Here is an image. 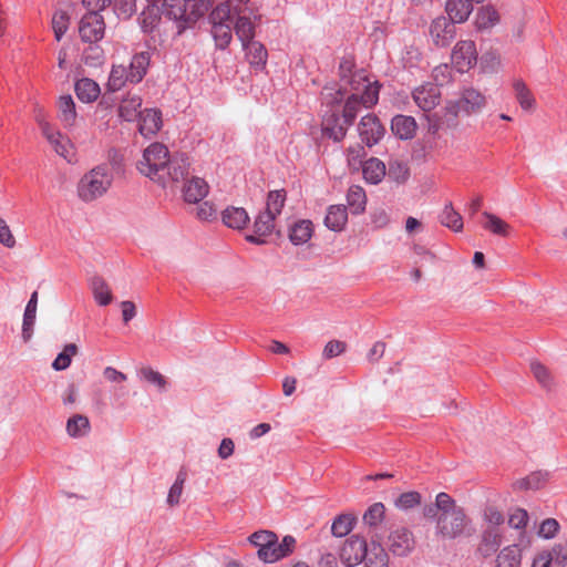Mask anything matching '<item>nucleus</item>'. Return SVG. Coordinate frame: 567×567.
Instances as JSON below:
<instances>
[{"label":"nucleus","mask_w":567,"mask_h":567,"mask_svg":"<svg viewBox=\"0 0 567 567\" xmlns=\"http://www.w3.org/2000/svg\"><path fill=\"white\" fill-rule=\"evenodd\" d=\"M112 182V168L107 164L97 165L81 177L78 195L84 202L95 200L107 192Z\"/></svg>","instance_id":"nucleus-1"},{"label":"nucleus","mask_w":567,"mask_h":567,"mask_svg":"<svg viewBox=\"0 0 567 567\" xmlns=\"http://www.w3.org/2000/svg\"><path fill=\"white\" fill-rule=\"evenodd\" d=\"M169 162V152L164 144L153 143L145 148L137 162V169L144 176L165 185L164 172Z\"/></svg>","instance_id":"nucleus-2"},{"label":"nucleus","mask_w":567,"mask_h":567,"mask_svg":"<svg viewBox=\"0 0 567 567\" xmlns=\"http://www.w3.org/2000/svg\"><path fill=\"white\" fill-rule=\"evenodd\" d=\"M471 525L464 508L455 509L449 514H440L436 522V534L446 539H455L466 535Z\"/></svg>","instance_id":"nucleus-3"},{"label":"nucleus","mask_w":567,"mask_h":567,"mask_svg":"<svg viewBox=\"0 0 567 567\" xmlns=\"http://www.w3.org/2000/svg\"><path fill=\"white\" fill-rule=\"evenodd\" d=\"M486 104L485 96L473 87L464 89L458 100L447 101L444 107L446 114L455 118L461 112L466 115L477 113Z\"/></svg>","instance_id":"nucleus-4"},{"label":"nucleus","mask_w":567,"mask_h":567,"mask_svg":"<svg viewBox=\"0 0 567 567\" xmlns=\"http://www.w3.org/2000/svg\"><path fill=\"white\" fill-rule=\"evenodd\" d=\"M212 34L216 42V47L224 50L233 39L229 4H218L212 12Z\"/></svg>","instance_id":"nucleus-5"},{"label":"nucleus","mask_w":567,"mask_h":567,"mask_svg":"<svg viewBox=\"0 0 567 567\" xmlns=\"http://www.w3.org/2000/svg\"><path fill=\"white\" fill-rule=\"evenodd\" d=\"M344 82L357 93L363 91L360 96L364 107L370 109L378 103L380 86L377 82H370L364 71H355Z\"/></svg>","instance_id":"nucleus-6"},{"label":"nucleus","mask_w":567,"mask_h":567,"mask_svg":"<svg viewBox=\"0 0 567 567\" xmlns=\"http://www.w3.org/2000/svg\"><path fill=\"white\" fill-rule=\"evenodd\" d=\"M105 22L96 12H89L82 17L79 23V34L83 42L96 43L104 38Z\"/></svg>","instance_id":"nucleus-7"},{"label":"nucleus","mask_w":567,"mask_h":567,"mask_svg":"<svg viewBox=\"0 0 567 567\" xmlns=\"http://www.w3.org/2000/svg\"><path fill=\"white\" fill-rule=\"evenodd\" d=\"M368 543L359 535H352L347 538L340 548L339 557L342 564L348 567H354L363 561L367 554Z\"/></svg>","instance_id":"nucleus-8"},{"label":"nucleus","mask_w":567,"mask_h":567,"mask_svg":"<svg viewBox=\"0 0 567 567\" xmlns=\"http://www.w3.org/2000/svg\"><path fill=\"white\" fill-rule=\"evenodd\" d=\"M451 61L454 68L461 73L472 69L477 62L475 42L472 40L458 41L452 51Z\"/></svg>","instance_id":"nucleus-9"},{"label":"nucleus","mask_w":567,"mask_h":567,"mask_svg":"<svg viewBox=\"0 0 567 567\" xmlns=\"http://www.w3.org/2000/svg\"><path fill=\"white\" fill-rule=\"evenodd\" d=\"M386 544L394 556L405 557L414 549L415 538L409 528L400 526L390 532Z\"/></svg>","instance_id":"nucleus-10"},{"label":"nucleus","mask_w":567,"mask_h":567,"mask_svg":"<svg viewBox=\"0 0 567 567\" xmlns=\"http://www.w3.org/2000/svg\"><path fill=\"white\" fill-rule=\"evenodd\" d=\"M358 132L361 142L371 147L382 138L384 127L375 115L368 114L360 120Z\"/></svg>","instance_id":"nucleus-11"},{"label":"nucleus","mask_w":567,"mask_h":567,"mask_svg":"<svg viewBox=\"0 0 567 567\" xmlns=\"http://www.w3.org/2000/svg\"><path fill=\"white\" fill-rule=\"evenodd\" d=\"M412 97L417 107L427 113L439 105L441 91L437 85L425 83L413 90Z\"/></svg>","instance_id":"nucleus-12"},{"label":"nucleus","mask_w":567,"mask_h":567,"mask_svg":"<svg viewBox=\"0 0 567 567\" xmlns=\"http://www.w3.org/2000/svg\"><path fill=\"white\" fill-rule=\"evenodd\" d=\"M295 546L296 539L292 536H285L281 543H278V539L271 542L270 546L258 549L257 554L260 560L271 564L290 555Z\"/></svg>","instance_id":"nucleus-13"},{"label":"nucleus","mask_w":567,"mask_h":567,"mask_svg":"<svg viewBox=\"0 0 567 567\" xmlns=\"http://www.w3.org/2000/svg\"><path fill=\"white\" fill-rule=\"evenodd\" d=\"M43 136L47 138L58 155L63 157L68 163L75 162V150L68 136L63 135L54 127H51L50 130L45 128Z\"/></svg>","instance_id":"nucleus-14"},{"label":"nucleus","mask_w":567,"mask_h":567,"mask_svg":"<svg viewBox=\"0 0 567 567\" xmlns=\"http://www.w3.org/2000/svg\"><path fill=\"white\" fill-rule=\"evenodd\" d=\"M164 14L177 22L178 33L195 21L193 13L187 10V0H165Z\"/></svg>","instance_id":"nucleus-15"},{"label":"nucleus","mask_w":567,"mask_h":567,"mask_svg":"<svg viewBox=\"0 0 567 567\" xmlns=\"http://www.w3.org/2000/svg\"><path fill=\"white\" fill-rule=\"evenodd\" d=\"M276 216L270 214L267 210L260 212L254 223V234L248 235L246 239L249 243L256 244V245H264L266 240L265 237L272 234L275 229V220Z\"/></svg>","instance_id":"nucleus-16"},{"label":"nucleus","mask_w":567,"mask_h":567,"mask_svg":"<svg viewBox=\"0 0 567 567\" xmlns=\"http://www.w3.org/2000/svg\"><path fill=\"white\" fill-rule=\"evenodd\" d=\"M430 34L435 45L447 47L455 37L454 22L445 17H439L432 21Z\"/></svg>","instance_id":"nucleus-17"},{"label":"nucleus","mask_w":567,"mask_h":567,"mask_svg":"<svg viewBox=\"0 0 567 567\" xmlns=\"http://www.w3.org/2000/svg\"><path fill=\"white\" fill-rule=\"evenodd\" d=\"M348 127L349 126H347L343 121L341 122L337 112H331L330 114L324 115L322 120L323 135L334 142H340L344 138Z\"/></svg>","instance_id":"nucleus-18"},{"label":"nucleus","mask_w":567,"mask_h":567,"mask_svg":"<svg viewBox=\"0 0 567 567\" xmlns=\"http://www.w3.org/2000/svg\"><path fill=\"white\" fill-rule=\"evenodd\" d=\"M480 223L483 229L501 237H508L512 230L509 224H507L497 215L489 212L482 213Z\"/></svg>","instance_id":"nucleus-19"},{"label":"nucleus","mask_w":567,"mask_h":567,"mask_svg":"<svg viewBox=\"0 0 567 567\" xmlns=\"http://www.w3.org/2000/svg\"><path fill=\"white\" fill-rule=\"evenodd\" d=\"M417 124L414 117L395 115L391 122V130L401 140H411L415 136Z\"/></svg>","instance_id":"nucleus-20"},{"label":"nucleus","mask_w":567,"mask_h":567,"mask_svg":"<svg viewBox=\"0 0 567 567\" xmlns=\"http://www.w3.org/2000/svg\"><path fill=\"white\" fill-rule=\"evenodd\" d=\"M248 63L256 70H262L267 63L268 53L264 44L258 41H248L243 44Z\"/></svg>","instance_id":"nucleus-21"},{"label":"nucleus","mask_w":567,"mask_h":567,"mask_svg":"<svg viewBox=\"0 0 567 567\" xmlns=\"http://www.w3.org/2000/svg\"><path fill=\"white\" fill-rule=\"evenodd\" d=\"M313 235V224L309 219H300L289 227V239L292 245L307 244Z\"/></svg>","instance_id":"nucleus-22"},{"label":"nucleus","mask_w":567,"mask_h":567,"mask_svg":"<svg viewBox=\"0 0 567 567\" xmlns=\"http://www.w3.org/2000/svg\"><path fill=\"white\" fill-rule=\"evenodd\" d=\"M190 162L185 154L169 157L164 172L173 182L184 179L189 174Z\"/></svg>","instance_id":"nucleus-23"},{"label":"nucleus","mask_w":567,"mask_h":567,"mask_svg":"<svg viewBox=\"0 0 567 567\" xmlns=\"http://www.w3.org/2000/svg\"><path fill=\"white\" fill-rule=\"evenodd\" d=\"M140 117V133L145 136L156 134L162 126L161 112L154 109L145 110L141 113Z\"/></svg>","instance_id":"nucleus-24"},{"label":"nucleus","mask_w":567,"mask_h":567,"mask_svg":"<svg viewBox=\"0 0 567 567\" xmlns=\"http://www.w3.org/2000/svg\"><path fill=\"white\" fill-rule=\"evenodd\" d=\"M473 2L470 0H447L445 10L449 19L454 23L466 21L473 11Z\"/></svg>","instance_id":"nucleus-25"},{"label":"nucleus","mask_w":567,"mask_h":567,"mask_svg":"<svg viewBox=\"0 0 567 567\" xmlns=\"http://www.w3.org/2000/svg\"><path fill=\"white\" fill-rule=\"evenodd\" d=\"M38 308V292L33 291L23 313L22 322V339L24 342H29L33 334V327L35 323Z\"/></svg>","instance_id":"nucleus-26"},{"label":"nucleus","mask_w":567,"mask_h":567,"mask_svg":"<svg viewBox=\"0 0 567 567\" xmlns=\"http://www.w3.org/2000/svg\"><path fill=\"white\" fill-rule=\"evenodd\" d=\"M502 544V534L498 528L488 527L483 530L478 551L485 558L492 556Z\"/></svg>","instance_id":"nucleus-27"},{"label":"nucleus","mask_w":567,"mask_h":567,"mask_svg":"<svg viewBox=\"0 0 567 567\" xmlns=\"http://www.w3.org/2000/svg\"><path fill=\"white\" fill-rule=\"evenodd\" d=\"M208 190L209 186L203 178L193 177L185 184L183 194L187 203H199L207 196Z\"/></svg>","instance_id":"nucleus-28"},{"label":"nucleus","mask_w":567,"mask_h":567,"mask_svg":"<svg viewBox=\"0 0 567 567\" xmlns=\"http://www.w3.org/2000/svg\"><path fill=\"white\" fill-rule=\"evenodd\" d=\"M74 90L78 99L84 103L94 102L101 93L100 85L89 78L78 80Z\"/></svg>","instance_id":"nucleus-29"},{"label":"nucleus","mask_w":567,"mask_h":567,"mask_svg":"<svg viewBox=\"0 0 567 567\" xmlns=\"http://www.w3.org/2000/svg\"><path fill=\"white\" fill-rule=\"evenodd\" d=\"M151 63L150 52H140L133 55L128 72L131 74V83H140L147 73Z\"/></svg>","instance_id":"nucleus-30"},{"label":"nucleus","mask_w":567,"mask_h":567,"mask_svg":"<svg viewBox=\"0 0 567 567\" xmlns=\"http://www.w3.org/2000/svg\"><path fill=\"white\" fill-rule=\"evenodd\" d=\"M348 221L347 208L343 205H331L324 217V225L332 231H341Z\"/></svg>","instance_id":"nucleus-31"},{"label":"nucleus","mask_w":567,"mask_h":567,"mask_svg":"<svg viewBox=\"0 0 567 567\" xmlns=\"http://www.w3.org/2000/svg\"><path fill=\"white\" fill-rule=\"evenodd\" d=\"M223 223L233 229H243L249 221V215L243 207L230 206L221 213Z\"/></svg>","instance_id":"nucleus-32"},{"label":"nucleus","mask_w":567,"mask_h":567,"mask_svg":"<svg viewBox=\"0 0 567 567\" xmlns=\"http://www.w3.org/2000/svg\"><path fill=\"white\" fill-rule=\"evenodd\" d=\"M142 99L136 94L125 96L118 106V115L124 121L131 122L141 115Z\"/></svg>","instance_id":"nucleus-33"},{"label":"nucleus","mask_w":567,"mask_h":567,"mask_svg":"<svg viewBox=\"0 0 567 567\" xmlns=\"http://www.w3.org/2000/svg\"><path fill=\"white\" fill-rule=\"evenodd\" d=\"M90 288L97 305L105 307L112 302V291L109 284L101 276H93L90 279Z\"/></svg>","instance_id":"nucleus-34"},{"label":"nucleus","mask_w":567,"mask_h":567,"mask_svg":"<svg viewBox=\"0 0 567 567\" xmlns=\"http://www.w3.org/2000/svg\"><path fill=\"white\" fill-rule=\"evenodd\" d=\"M365 567H389V556L379 542H371L363 558Z\"/></svg>","instance_id":"nucleus-35"},{"label":"nucleus","mask_w":567,"mask_h":567,"mask_svg":"<svg viewBox=\"0 0 567 567\" xmlns=\"http://www.w3.org/2000/svg\"><path fill=\"white\" fill-rule=\"evenodd\" d=\"M522 550L517 545L505 546L496 556L495 567H520Z\"/></svg>","instance_id":"nucleus-36"},{"label":"nucleus","mask_w":567,"mask_h":567,"mask_svg":"<svg viewBox=\"0 0 567 567\" xmlns=\"http://www.w3.org/2000/svg\"><path fill=\"white\" fill-rule=\"evenodd\" d=\"M385 165L379 158L372 157L362 165L363 178L371 184L380 183L385 176Z\"/></svg>","instance_id":"nucleus-37"},{"label":"nucleus","mask_w":567,"mask_h":567,"mask_svg":"<svg viewBox=\"0 0 567 567\" xmlns=\"http://www.w3.org/2000/svg\"><path fill=\"white\" fill-rule=\"evenodd\" d=\"M347 205L353 215L362 214L367 206V195L359 185H352L347 192Z\"/></svg>","instance_id":"nucleus-38"},{"label":"nucleus","mask_w":567,"mask_h":567,"mask_svg":"<svg viewBox=\"0 0 567 567\" xmlns=\"http://www.w3.org/2000/svg\"><path fill=\"white\" fill-rule=\"evenodd\" d=\"M59 118L64 127H71L75 124L76 111L75 103L71 95H62L58 102Z\"/></svg>","instance_id":"nucleus-39"},{"label":"nucleus","mask_w":567,"mask_h":567,"mask_svg":"<svg viewBox=\"0 0 567 567\" xmlns=\"http://www.w3.org/2000/svg\"><path fill=\"white\" fill-rule=\"evenodd\" d=\"M66 433L73 439L84 437L91 430L87 416L83 414H74L66 421Z\"/></svg>","instance_id":"nucleus-40"},{"label":"nucleus","mask_w":567,"mask_h":567,"mask_svg":"<svg viewBox=\"0 0 567 567\" xmlns=\"http://www.w3.org/2000/svg\"><path fill=\"white\" fill-rule=\"evenodd\" d=\"M513 90L515 97L523 110L533 111L535 109V97L522 79H515L513 81Z\"/></svg>","instance_id":"nucleus-41"},{"label":"nucleus","mask_w":567,"mask_h":567,"mask_svg":"<svg viewBox=\"0 0 567 567\" xmlns=\"http://www.w3.org/2000/svg\"><path fill=\"white\" fill-rule=\"evenodd\" d=\"M126 82H131V74L124 65H113L107 80V89L120 91Z\"/></svg>","instance_id":"nucleus-42"},{"label":"nucleus","mask_w":567,"mask_h":567,"mask_svg":"<svg viewBox=\"0 0 567 567\" xmlns=\"http://www.w3.org/2000/svg\"><path fill=\"white\" fill-rule=\"evenodd\" d=\"M499 21L498 12L491 6L482 7L475 19V25L478 30H487L496 25Z\"/></svg>","instance_id":"nucleus-43"},{"label":"nucleus","mask_w":567,"mask_h":567,"mask_svg":"<svg viewBox=\"0 0 567 567\" xmlns=\"http://www.w3.org/2000/svg\"><path fill=\"white\" fill-rule=\"evenodd\" d=\"M357 517L352 514L338 515L331 525V533L336 537L347 536L354 527Z\"/></svg>","instance_id":"nucleus-44"},{"label":"nucleus","mask_w":567,"mask_h":567,"mask_svg":"<svg viewBox=\"0 0 567 567\" xmlns=\"http://www.w3.org/2000/svg\"><path fill=\"white\" fill-rule=\"evenodd\" d=\"M440 221L443 226L452 229L453 231L457 233L463 229V218L453 208L451 203H449L444 206V208L440 215Z\"/></svg>","instance_id":"nucleus-45"},{"label":"nucleus","mask_w":567,"mask_h":567,"mask_svg":"<svg viewBox=\"0 0 567 567\" xmlns=\"http://www.w3.org/2000/svg\"><path fill=\"white\" fill-rule=\"evenodd\" d=\"M286 199L287 192L284 188L270 190L267 195L265 210L278 217L282 212V208L286 204Z\"/></svg>","instance_id":"nucleus-46"},{"label":"nucleus","mask_w":567,"mask_h":567,"mask_svg":"<svg viewBox=\"0 0 567 567\" xmlns=\"http://www.w3.org/2000/svg\"><path fill=\"white\" fill-rule=\"evenodd\" d=\"M385 517V506L378 502L368 507L364 512L363 524L370 528H375L382 524Z\"/></svg>","instance_id":"nucleus-47"},{"label":"nucleus","mask_w":567,"mask_h":567,"mask_svg":"<svg viewBox=\"0 0 567 567\" xmlns=\"http://www.w3.org/2000/svg\"><path fill=\"white\" fill-rule=\"evenodd\" d=\"M361 106H363L361 96H359L357 93L351 94L346 100L342 111V118L347 126H351L353 124L359 111L361 110Z\"/></svg>","instance_id":"nucleus-48"},{"label":"nucleus","mask_w":567,"mask_h":567,"mask_svg":"<svg viewBox=\"0 0 567 567\" xmlns=\"http://www.w3.org/2000/svg\"><path fill=\"white\" fill-rule=\"evenodd\" d=\"M235 32L241 44L252 41L255 37L254 23L250 18L238 16L235 22Z\"/></svg>","instance_id":"nucleus-49"},{"label":"nucleus","mask_w":567,"mask_h":567,"mask_svg":"<svg viewBox=\"0 0 567 567\" xmlns=\"http://www.w3.org/2000/svg\"><path fill=\"white\" fill-rule=\"evenodd\" d=\"M78 353V347L74 343H68L64 346L62 352H60L52 362V368L55 371L66 370L72 362V358Z\"/></svg>","instance_id":"nucleus-50"},{"label":"nucleus","mask_w":567,"mask_h":567,"mask_svg":"<svg viewBox=\"0 0 567 567\" xmlns=\"http://www.w3.org/2000/svg\"><path fill=\"white\" fill-rule=\"evenodd\" d=\"M546 480H547V474L542 473V472H535L524 478L517 480L513 484V487L515 489H520V491L538 489L544 485Z\"/></svg>","instance_id":"nucleus-51"},{"label":"nucleus","mask_w":567,"mask_h":567,"mask_svg":"<svg viewBox=\"0 0 567 567\" xmlns=\"http://www.w3.org/2000/svg\"><path fill=\"white\" fill-rule=\"evenodd\" d=\"M70 18L63 10L55 11L52 17V29L54 38L60 41L69 29Z\"/></svg>","instance_id":"nucleus-52"},{"label":"nucleus","mask_w":567,"mask_h":567,"mask_svg":"<svg viewBox=\"0 0 567 567\" xmlns=\"http://www.w3.org/2000/svg\"><path fill=\"white\" fill-rule=\"evenodd\" d=\"M561 551L563 548L560 545L554 546L551 550L542 551L534 558L532 567H550L554 559L560 558Z\"/></svg>","instance_id":"nucleus-53"},{"label":"nucleus","mask_w":567,"mask_h":567,"mask_svg":"<svg viewBox=\"0 0 567 567\" xmlns=\"http://www.w3.org/2000/svg\"><path fill=\"white\" fill-rule=\"evenodd\" d=\"M530 370L542 386L549 388L553 384V377L550 371L540 362L533 361L530 363Z\"/></svg>","instance_id":"nucleus-54"},{"label":"nucleus","mask_w":567,"mask_h":567,"mask_svg":"<svg viewBox=\"0 0 567 567\" xmlns=\"http://www.w3.org/2000/svg\"><path fill=\"white\" fill-rule=\"evenodd\" d=\"M421 503V494L419 492H405L402 493L395 501V506L399 509L408 511Z\"/></svg>","instance_id":"nucleus-55"},{"label":"nucleus","mask_w":567,"mask_h":567,"mask_svg":"<svg viewBox=\"0 0 567 567\" xmlns=\"http://www.w3.org/2000/svg\"><path fill=\"white\" fill-rule=\"evenodd\" d=\"M140 377L156 386L159 391H164L166 388V379L157 371L152 368H143L140 370Z\"/></svg>","instance_id":"nucleus-56"},{"label":"nucleus","mask_w":567,"mask_h":567,"mask_svg":"<svg viewBox=\"0 0 567 567\" xmlns=\"http://www.w3.org/2000/svg\"><path fill=\"white\" fill-rule=\"evenodd\" d=\"M185 481L186 474L184 472H179L167 495V503L171 506L177 505L179 503Z\"/></svg>","instance_id":"nucleus-57"},{"label":"nucleus","mask_w":567,"mask_h":567,"mask_svg":"<svg viewBox=\"0 0 567 567\" xmlns=\"http://www.w3.org/2000/svg\"><path fill=\"white\" fill-rule=\"evenodd\" d=\"M277 540V535L269 530L255 532L249 536V542L258 549H264L271 545V542Z\"/></svg>","instance_id":"nucleus-58"},{"label":"nucleus","mask_w":567,"mask_h":567,"mask_svg":"<svg viewBox=\"0 0 567 567\" xmlns=\"http://www.w3.org/2000/svg\"><path fill=\"white\" fill-rule=\"evenodd\" d=\"M409 167L399 161L390 162L388 176L396 183H404L409 177Z\"/></svg>","instance_id":"nucleus-59"},{"label":"nucleus","mask_w":567,"mask_h":567,"mask_svg":"<svg viewBox=\"0 0 567 567\" xmlns=\"http://www.w3.org/2000/svg\"><path fill=\"white\" fill-rule=\"evenodd\" d=\"M435 505L440 511V514H449L455 512V509H461L462 507L456 505L455 501L444 492H441L435 497Z\"/></svg>","instance_id":"nucleus-60"},{"label":"nucleus","mask_w":567,"mask_h":567,"mask_svg":"<svg viewBox=\"0 0 567 567\" xmlns=\"http://www.w3.org/2000/svg\"><path fill=\"white\" fill-rule=\"evenodd\" d=\"M528 523V513L523 508H516L511 513L508 525L515 529H524Z\"/></svg>","instance_id":"nucleus-61"},{"label":"nucleus","mask_w":567,"mask_h":567,"mask_svg":"<svg viewBox=\"0 0 567 567\" xmlns=\"http://www.w3.org/2000/svg\"><path fill=\"white\" fill-rule=\"evenodd\" d=\"M346 342L339 340H331L324 346L322 355L324 359H331L342 354L346 351Z\"/></svg>","instance_id":"nucleus-62"},{"label":"nucleus","mask_w":567,"mask_h":567,"mask_svg":"<svg viewBox=\"0 0 567 567\" xmlns=\"http://www.w3.org/2000/svg\"><path fill=\"white\" fill-rule=\"evenodd\" d=\"M484 519L491 527L497 528L504 523V515L494 506H488L484 509Z\"/></svg>","instance_id":"nucleus-63"},{"label":"nucleus","mask_w":567,"mask_h":567,"mask_svg":"<svg viewBox=\"0 0 567 567\" xmlns=\"http://www.w3.org/2000/svg\"><path fill=\"white\" fill-rule=\"evenodd\" d=\"M559 524L554 518L545 519L539 527L538 534L539 536L549 539L553 538L558 532Z\"/></svg>","instance_id":"nucleus-64"}]
</instances>
